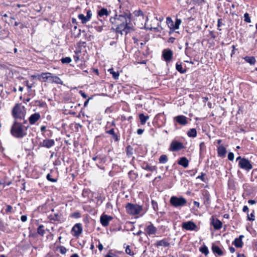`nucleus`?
Segmentation results:
<instances>
[{
  "label": "nucleus",
  "mask_w": 257,
  "mask_h": 257,
  "mask_svg": "<svg viewBox=\"0 0 257 257\" xmlns=\"http://www.w3.org/2000/svg\"><path fill=\"white\" fill-rule=\"evenodd\" d=\"M131 15L130 12H127L119 15H115L114 18L111 17L110 22L113 25L111 30L121 35L123 32L126 35L134 31L131 23Z\"/></svg>",
  "instance_id": "nucleus-1"
},
{
  "label": "nucleus",
  "mask_w": 257,
  "mask_h": 257,
  "mask_svg": "<svg viewBox=\"0 0 257 257\" xmlns=\"http://www.w3.org/2000/svg\"><path fill=\"white\" fill-rule=\"evenodd\" d=\"M29 125H23L17 120H14L11 128V134L15 138L22 139L27 135V130Z\"/></svg>",
  "instance_id": "nucleus-2"
},
{
  "label": "nucleus",
  "mask_w": 257,
  "mask_h": 257,
  "mask_svg": "<svg viewBox=\"0 0 257 257\" xmlns=\"http://www.w3.org/2000/svg\"><path fill=\"white\" fill-rule=\"evenodd\" d=\"M26 114V109L24 106L21 105L20 104H16L13 107L12 111L13 117L15 118V120L18 121L24 119Z\"/></svg>",
  "instance_id": "nucleus-3"
},
{
  "label": "nucleus",
  "mask_w": 257,
  "mask_h": 257,
  "mask_svg": "<svg viewBox=\"0 0 257 257\" xmlns=\"http://www.w3.org/2000/svg\"><path fill=\"white\" fill-rule=\"evenodd\" d=\"M125 209L127 213L132 215L140 214L143 210L141 205L128 203L125 206Z\"/></svg>",
  "instance_id": "nucleus-4"
},
{
  "label": "nucleus",
  "mask_w": 257,
  "mask_h": 257,
  "mask_svg": "<svg viewBox=\"0 0 257 257\" xmlns=\"http://www.w3.org/2000/svg\"><path fill=\"white\" fill-rule=\"evenodd\" d=\"M170 203L171 205L174 207H181L186 204L187 200L183 197H178L173 196L170 198Z\"/></svg>",
  "instance_id": "nucleus-5"
},
{
  "label": "nucleus",
  "mask_w": 257,
  "mask_h": 257,
  "mask_svg": "<svg viewBox=\"0 0 257 257\" xmlns=\"http://www.w3.org/2000/svg\"><path fill=\"white\" fill-rule=\"evenodd\" d=\"M236 161H238V166L240 168L246 171H249L252 169V165L248 159L239 156L236 158Z\"/></svg>",
  "instance_id": "nucleus-6"
},
{
  "label": "nucleus",
  "mask_w": 257,
  "mask_h": 257,
  "mask_svg": "<svg viewBox=\"0 0 257 257\" xmlns=\"http://www.w3.org/2000/svg\"><path fill=\"white\" fill-rule=\"evenodd\" d=\"M115 125L114 121H112L110 123L107 122V125L105 127V133L112 136L113 140L115 142H117L119 140L118 135L114 132V128L113 127Z\"/></svg>",
  "instance_id": "nucleus-7"
},
{
  "label": "nucleus",
  "mask_w": 257,
  "mask_h": 257,
  "mask_svg": "<svg viewBox=\"0 0 257 257\" xmlns=\"http://www.w3.org/2000/svg\"><path fill=\"white\" fill-rule=\"evenodd\" d=\"M184 148L183 144L178 141L174 140L170 144V150L173 152H176Z\"/></svg>",
  "instance_id": "nucleus-8"
},
{
  "label": "nucleus",
  "mask_w": 257,
  "mask_h": 257,
  "mask_svg": "<svg viewBox=\"0 0 257 257\" xmlns=\"http://www.w3.org/2000/svg\"><path fill=\"white\" fill-rule=\"evenodd\" d=\"M182 227L187 230H197V226L191 221L184 222L182 223Z\"/></svg>",
  "instance_id": "nucleus-9"
},
{
  "label": "nucleus",
  "mask_w": 257,
  "mask_h": 257,
  "mask_svg": "<svg viewBox=\"0 0 257 257\" xmlns=\"http://www.w3.org/2000/svg\"><path fill=\"white\" fill-rule=\"evenodd\" d=\"M162 56L165 61L167 62L171 61L173 57V52L171 50L164 49L162 52Z\"/></svg>",
  "instance_id": "nucleus-10"
},
{
  "label": "nucleus",
  "mask_w": 257,
  "mask_h": 257,
  "mask_svg": "<svg viewBox=\"0 0 257 257\" xmlns=\"http://www.w3.org/2000/svg\"><path fill=\"white\" fill-rule=\"evenodd\" d=\"M55 145V141L52 139H45L40 143L39 146L48 149L51 148Z\"/></svg>",
  "instance_id": "nucleus-11"
},
{
  "label": "nucleus",
  "mask_w": 257,
  "mask_h": 257,
  "mask_svg": "<svg viewBox=\"0 0 257 257\" xmlns=\"http://www.w3.org/2000/svg\"><path fill=\"white\" fill-rule=\"evenodd\" d=\"M113 219L112 217L107 215H102L100 218V222L103 226L106 227L108 225L110 221Z\"/></svg>",
  "instance_id": "nucleus-12"
},
{
  "label": "nucleus",
  "mask_w": 257,
  "mask_h": 257,
  "mask_svg": "<svg viewBox=\"0 0 257 257\" xmlns=\"http://www.w3.org/2000/svg\"><path fill=\"white\" fill-rule=\"evenodd\" d=\"M174 119L179 124L182 125H185L188 122L187 117L183 115H178L175 117Z\"/></svg>",
  "instance_id": "nucleus-13"
},
{
  "label": "nucleus",
  "mask_w": 257,
  "mask_h": 257,
  "mask_svg": "<svg viewBox=\"0 0 257 257\" xmlns=\"http://www.w3.org/2000/svg\"><path fill=\"white\" fill-rule=\"evenodd\" d=\"M71 231L74 232V236H78L82 232V227L81 224H75L72 227Z\"/></svg>",
  "instance_id": "nucleus-14"
},
{
  "label": "nucleus",
  "mask_w": 257,
  "mask_h": 257,
  "mask_svg": "<svg viewBox=\"0 0 257 257\" xmlns=\"http://www.w3.org/2000/svg\"><path fill=\"white\" fill-rule=\"evenodd\" d=\"M41 118L40 114L36 112L32 114L29 118V121L31 124H35Z\"/></svg>",
  "instance_id": "nucleus-15"
},
{
  "label": "nucleus",
  "mask_w": 257,
  "mask_h": 257,
  "mask_svg": "<svg viewBox=\"0 0 257 257\" xmlns=\"http://www.w3.org/2000/svg\"><path fill=\"white\" fill-rule=\"evenodd\" d=\"M146 230L147 234L149 236H151V235L156 234L157 231V229L152 223H151L147 227Z\"/></svg>",
  "instance_id": "nucleus-16"
},
{
  "label": "nucleus",
  "mask_w": 257,
  "mask_h": 257,
  "mask_svg": "<svg viewBox=\"0 0 257 257\" xmlns=\"http://www.w3.org/2000/svg\"><path fill=\"white\" fill-rule=\"evenodd\" d=\"M154 245L157 247H159V246L169 247L170 246V243L166 238H164L162 240L157 241L154 244Z\"/></svg>",
  "instance_id": "nucleus-17"
},
{
  "label": "nucleus",
  "mask_w": 257,
  "mask_h": 257,
  "mask_svg": "<svg viewBox=\"0 0 257 257\" xmlns=\"http://www.w3.org/2000/svg\"><path fill=\"white\" fill-rule=\"evenodd\" d=\"M48 218L51 221L58 222L62 221V214L59 212L56 213L54 214L50 215L48 216Z\"/></svg>",
  "instance_id": "nucleus-18"
},
{
  "label": "nucleus",
  "mask_w": 257,
  "mask_h": 257,
  "mask_svg": "<svg viewBox=\"0 0 257 257\" xmlns=\"http://www.w3.org/2000/svg\"><path fill=\"white\" fill-rule=\"evenodd\" d=\"M178 164L182 166L185 168H186L188 167L189 165V161L187 158L185 157H181L178 161Z\"/></svg>",
  "instance_id": "nucleus-19"
},
{
  "label": "nucleus",
  "mask_w": 257,
  "mask_h": 257,
  "mask_svg": "<svg viewBox=\"0 0 257 257\" xmlns=\"http://www.w3.org/2000/svg\"><path fill=\"white\" fill-rule=\"evenodd\" d=\"M244 237V235H240L239 237L236 238L234 241L233 242V244L235 245V247L238 248L242 247L243 245V242L242 241V238Z\"/></svg>",
  "instance_id": "nucleus-20"
},
{
  "label": "nucleus",
  "mask_w": 257,
  "mask_h": 257,
  "mask_svg": "<svg viewBox=\"0 0 257 257\" xmlns=\"http://www.w3.org/2000/svg\"><path fill=\"white\" fill-rule=\"evenodd\" d=\"M211 224L214 227V228L216 230L220 229L222 226V222L218 219L212 218V221L211 222Z\"/></svg>",
  "instance_id": "nucleus-21"
},
{
  "label": "nucleus",
  "mask_w": 257,
  "mask_h": 257,
  "mask_svg": "<svg viewBox=\"0 0 257 257\" xmlns=\"http://www.w3.org/2000/svg\"><path fill=\"white\" fill-rule=\"evenodd\" d=\"M142 168L146 170L149 171H154L157 170V167L155 166H150L148 163L143 162L142 164Z\"/></svg>",
  "instance_id": "nucleus-22"
},
{
  "label": "nucleus",
  "mask_w": 257,
  "mask_h": 257,
  "mask_svg": "<svg viewBox=\"0 0 257 257\" xmlns=\"http://www.w3.org/2000/svg\"><path fill=\"white\" fill-rule=\"evenodd\" d=\"M212 250L214 253L217 254L220 256L223 254L222 250L218 245L213 244L212 246Z\"/></svg>",
  "instance_id": "nucleus-23"
},
{
  "label": "nucleus",
  "mask_w": 257,
  "mask_h": 257,
  "mask_svg": "<svg viewBox=\"0 0 257 257\" xmlns=\"http://www.w3.org/2000/svg\"><path fill=\"white\" fill-rule=\"evenodd\" d=\"M218 155L220 157H224L226 153V150L223 146H220L217 148Z\"/></svg>",
  "instance_id": "nucleus-24"
},
{
  "label": "nucleus",
  "mask_w": 257,
  "mask_h": 257,
  "mask_svg": "<svg viewBox=\"0 0 257 257\" xmlns=\"http://www.w3.org/2000/svg\"><path fill=\"white\" fill-rule=\"evenodd\" d=\"M243 59L247 63H248L251 65H254L256 62L255 58L253 56H245Z\"/></svg>",
  "instance_id": "nucleus-25"
},
{
  "label": "nucleus",
  "mask_w": 257,
  "mask_h": 257,
  "mask_svg": "<svg viewBox=\"0 0 257 257\" xmlns=\"http://www.w3.org/2000/svg\"><path fill=\"white\" fill-rule=\"evenodd\" d=\"M109 15V13L107 10L105 8H102L98 12V16L99 17H102L104 16H108Z\"/></svg>",
  "instance_id": "nucleus-26"
},
{
  "label": "nucleus",
  "mask_w": 257,
  "mask_h": 257,
  "mask_svg": "<svg viewBox=\"0 0 257 257\" xmlns=\"http://www.w3.org/2000/svg\"><path fill=\"white\" fill-rule=\"evenodd\" d=\"M139 118L140 119L141 124L144 125L146 123V121L149 119V117L148 115H145L143 113H141L139 115Z\"/></svg>",
  "instance_id": "nucleus-27"
},
{
  "label": "nucleus",
  "mask_w": 257,
  "mask_h": 257,
  "mask_svg": "<svg viewBox=\"0 0 257 257\" xmlns=\"http://www.w3.org/2000/svg\"><path fill=\"white\" fill-rule=\"evenodd\" d=\"M187 135L190 138H195L197 136V132L195 128H191L187 132Z\"/></svg>",
  "instance_id": "nucleus-28"
},
{
  "label": "nucleus",
  "mask_w": 257,
  "mask_h": 257,
  "mask_svg": "<svg viewBox=\"0 0 257 257\" xmlns=\"http://www.w3.org/2000/svg\"><path fill=\"white\" fill-rule=\"evenodd\" d=\"M108 71L112 75V77L113 79H117L118 78L119 74L118 71H114L113 68L109 69Z\"/></svg>",
  "instance_id": "nucleus-29"
},
{
  "label": "nucleus",
  "mask_w": 257,
  "mask_h": 257,
  "mask_svg": "<svg viewBox=\"0 0 257 257\" xmlns=\"http://www.w3.org/2000/svg\"><path fill=\"white\" fill-rule=\"evenodd\" d=\"M52 82L57 84L62 85L63 84V82L61 79L58 76L55 75H54L53 77Z\"/></svg>",
  "instance_id": "nucleus-30"
},
{
  "label": "nucleus",
  "mask_w": 257,
  "mask_h": 257,
  "mask_svg": "<svg viewBox=\"0 0 257 257\" xmlns=\"http://www.w3.org/2000/svg\"><path fill=\"white\" fill-rule=\"evenodd\" d=\"M176 69L178 72L182 74L185 73L186 72V70L185 69H183L182 65L178 63H177L176 64Z\"/></svg>",
  "instance_id": "nucleus-31"
},
{
  "label": "nucleus",
  "mask_w": 257,
  "mask_h": 257,
  "mask_svg": "<svg viewBox=\"0 0 257 257\" xmlns=\"http://www.w3.org/2000/svg\"><path fill=\"white\" fill-rule=\"evenodd\" d=\"M78 18L81 21L82 24H86L89 21L86 16H85L83 14H79Z\"/></svg>",
  "instance_id": "nucleus-32"
},
{
  "label": "nucleus",
  "mask_w": 257,
  "mask_h": 257,
  "mask_svg": "<svg viewBox=\"0 0 257 257\" xmlns=\"http://www.w3.org/2000/svg\"><path fill=\"white\" fill-rule=\"evenodd\" d=\"M166 23L170 29H174V22L172 19L170 17H167L166 19Z\"/></svg>",
  "instance_id": "nucleus-33"
},
{
  "label": "nucleus",
  "mask_w": 257,
  "mask_h": 257,
  "mask_svg": "<svg viewBox=\"0 0 257 257\" xmlns=\"http://www.w3.org/2000/svg\"><path fill=\"white\" fill-rule=\"evenodd\" d=\"M44 226L43 225H40L37 228V232L41 236H44L45 232L44 229Z\"/></svg>",
  "instance_id": "nucleus-34"
},
{
  "label": "nucleus",
  "mask_w": 257,
  "mask_h": 257,
  "mask_svg": "<svg viewBox=\"0 0 257 257\" xmlns=\"http://www.w3.org/2000/svg\"><path fill=\"white\" fill-rule=\"evenodd\" d=\"M168 160V157L166 155H162L160 157L159 162L160 163L165 164L167 162Z\"/></svg>",
  "instance_id": "nucleus-35"
},
{
  "label": "nucleus",
  "mask_w": 257,
  "mask_h": 257,
  "mask_svg": "<svg viewBox=\"0 0 257 257\" xmlns=\"http://www.w3.org/2000/svg\"><path fill=\"white\" fill-rule=\"evenodd\" d=\"M199 250L205 255H208L209 253L208 248L206 245H204L203 246L200 247Z\"/></svg>",
  "instance_id": "nucleus-36"
},
{
  "label": "nucleus",
  "mask_w": 257,
  "mask_h": 257,
  "mask_svg": "<svg viewBox=\"0 0 257 257\" xmlns=\"http://www.w3.org/2000/svg\"><path fill=\"white\" fill-rule=\"evenodd\" d=\"M181 23V20L179 19H176L174 24V29H178Z\"/></svg>",
  "instance_id": "nucleus-37"
},
{
  "label": "nucleus",
  "mask_w": 257,
  "mask_h": 257,
  "mask_svg": "<svg viewBox=\"0 0 257 257\" xmlns=\"http://www.w3.org/2000/svg\"><path fill=\"white\" fill-rule=\"evenodd\" d=\"M61 61L63 64L69 63L70 62H71V59L69 57H65V58H62L61 59Z\"/></svg>",
  "instance_id": "nucleus-38"
},
{
  "label": "nucleus",
  "mask_w": 257,
  "mask_h": 257,
  "mask_svg": "<svg viewBox=\"0 0 257 257\" xmlns=\"http://www.w3.org/2000/svg\"><path fill=\"white\" fill-rule=\"evenodd\" d=\"M244 21L248 23H249L251 22L250 18L249 17V14L247 13H245L244 14Z\"/></svg>",
  "instance_id": "nucleus-39"
},
{
  "label": "nucleus",
  "mask_w": 257,
  "mask_h": 257,
  "mask_svg": "<svg viewBox=\"0 0 257 257\" xmlns=\"http://www.w3.org/2000/svg\"><path fill=\"white\" fill-rule=\"evenodd\" d=\"M128 175L130 178L132 180L135 179L137 177V175L133 171H130L128 172Z\"/></svg>",
  "instance_id": "nucleus-40"
},
{
  "label": "nucleus",
  "mask_w": 257,
  "mask_h": 257,
  "mask_svg": "<svg viewBox=\"0 0 257 257\" xmlns=\"http://www.w3.org/2000/svg\"><path fill=\"white\" fill-rule=\"evenodd\" d=\"M152 205L155 211H157L158 209V203L156 201L152 200L151 201Z\"/></svg>",
  "instance_id": "nucleus-41"
},
{
  "label": "nucleus",
  "mask_w": 257,
  "mask_h": 257,
  "mask_svg": "<svg viewBox=\"0 0 257 257\" xmlns=\"http://www.w3.org/2000/svg\"><path fill=\"white\" fill-rule=\"evenodd\" d=\"M58 248H59V251L61 254H64L66 252L67 249L64 246H58Z\"/></svg>",
  "instance_id": "nucleus-42"
},
{
  "label": "nucleus",
  "mask_w": 257,
  "mask_h": 257,
  "mask_svg": "<svg viewBox=\"0 0 257 257\" xmlns=\"http://www.w3.org/2000/svg\"><path fill=\"white\" fill-rule=\"evenodd\" d=\"M255 219V217L254 215V211L252 213H250V215L247 214V220L249 221H253Z\"/></svg>",
  "instance_id": "nucleus-43"
},
{
  "label": "nucleus",
  "mask_w": 257,
  "mask_h": 257,
  "mask_svg": "<svg viewBox=\"0 0 257 257\" xmlns=\"http://www.w3.org/2000/svg\"><path fill=\"white\" fill-rule=\"evenodd\" d=\"M71 216L74 218H78L81 217V214L79 212H75L71 214Z\"/></svg>",
  "instance_id": "nucleus-44"
},
{
  "label": "nucleus",
  "mask_w": 257,
  "mask_h": 257,
  "mask_svg": "<svg viewBox=\"0 0 257 257\" xmlns=\"http://www.w3.org/2000/svg\"><path fill=\"white\" fill-rule=\"evenodd\" d=\"M125 252H126V253H127V254H129L130 255H132L134 254L133 252L132 251L131 249H130V245H127L126 247Z\"/></svg>",
  "instance_id": "nucleus-45"
},
{
  "label": "nucleus",
  "mask_w": 257,
  "mask_h": 257,
  "mask_svg": "<svg viewBox=\"0 0 257 257\" xmlns=\"http://www.w3.org/2000/svg\"><path fill=\"white\" fill-rule=\"evenodd\" d=\"M46 178L48 180L52 182H56L57 181V180L55 179H53L51 177V175L50 174H48L46 176Z\"/></svg>",
  "instance_id": "nucleus-46"
},
{
  "label": "nucleus",
  "mask_w": 257,
  "mask_h": 257,
  "mask_svg": "<svg viewBox=\"0 0 257 257\" xmlns=\"http://www.w3.org/2000/svg\"><path fill=\"white\" fill-rule=\"evenodd\" d=\"M134 14L136 16H143V15H144L143 12L141 10L135 11L134 12Z\"/></svg>",
  "instance_id": "nucleus-47"
},
{
  "label": "nucleus",
  "mask_w": 257,
  "mask_h": 257,
  "mask_svg": "<svg viewBox=\"0 0 257 257\" xmlns=\"http://www.w3.org/2000/svg\"><path fill=\"white\" fill-rule=\"evenodd\" d=\"M205 174L202 172L201 173V175L198 176L196 178V179H199L201 180L203 182H205Z\"/></svg>",
  "instance_id": "nucleus-48"
},
{
  "label": "nucleus",
  "mask_w": 257,
  "mask_h": 257,
  "mask_svg": "<svg viewBox=\"0 0 257 257\" xmlns=\"http://www.w3.org/2000/svg\"><path fill=\"white\" fill-rule=\"evenodd\" d=\"M204 196L205 199V202H207L209 203L210 200V196L209 193L208 192H206L204 194Z\"/></svg>",
  "instance_id": "nucleus-49"
},
{
  "label": "nucleus",
  "mask_w": 257,
  "mask_h": 257,
  "mask_svg": "<svg viewBox=\"0 0 257 257\" xmlns=\"http://www.w3.org/2000/svg\"><path fill=\"white\" fill-rule=\"evenodd\" d=\"M47 75V77H48V79L53 78V77L54 76V75L50 72H44L43 73V75Z\"/></svg>",
  "instance_id": "nucleus-50"
},
{
  "label": "nucleus",
  "mask_w": 257,
  "mask_h": 257,
  "mask_svg": "<svg viewBox=\"0 0 257 257\" xmlns=\"http://www.w3.org/2000/svg\"><path fill=\"white\" fill-rule=\"evenodd\" d=\"M12 210H13V207L11 205H7V208L6 209V213H10L12 211Z\"/></svg>",
  "instance_id": "nucleus-51"
},
{
  "label": "nucleus",
  "mask_w": 257,
  "mask_h": 257,
  "mask_svg": "<svg viewBox=\"0 0 257 257\" xmlns=\"http://www.w3.org/2000/svg\"><path fill=\"white\" fill-rule=\"evenodd\" d=\"M228 159L229 160L233 161L234 159V154L233 153L230 152L228 154Z\"/></svg>",
  "instance_id": "nucleus-52"
},
{
  "label": "nucleus",
  "mask_w": 257,
  "mask_h": 257,
  "mask_svg": "<svg viewBox=\"0 0 257 257\" xmlns=\"http://www.w3.org/2000/svg\"><path fill=\"white\" fill-rule=\"evenodd\" d=\"M105 159V157H102L100 155H98V160L99 161V163H101L102 162H104Z\"/></svg>",
  "instance_id": "nucleus-53"
},
{
  "label": "nucleus",
  "mask_w": 257,
  "mask_h": 257,
  "mask_svg": "<svg viewBox=\"0 0 257 257\" xmlns=\"http://www.w3.org/2000/svg\"><path fill=\"white\" fill-rule=\"evenodd\" d=\"M221 20H222V19H218V21H217L218 30H219L220 31L221 30V29H219V28L220 27H221V26L224 25V24L223 23H222Z\"/></svg>",
  "instance_id": "nucleus-54"
},
{
  "label": "nucleus",
  "mask_w": 257,
  "mask_h": 257,
  "mask_svg": "<svg viewBox=\"0 0 257 257\" xmlns=\"http://www.w3.org/2000/svg\"><path fill=\"white\" fill-rule=\"evenodd\" d=\"M43 79V81L46 82L47 80L48 79V77H47V75H43V73H42L41 74V78Z\"/></svg>",
  "instance_id": "nucleus-55"
},
{
  "label": "nucleus",
  "mask_w": 257,
  "mask_h": 257,
  "mask_svg": "<svg viewBox=\"0 0 257 257\" xmlns=\"http://www.w3.org/2000/svg\"><path fill=\"white\" fill-rule=\"evenodd\" d=\"M91 16H92V14H91V11L90 10L87 11L86 17L89 21L90 20Z\"/></svg>",
  "instance_id": "nucleus-56"
},
{
  "label": "nucleus",
  "mask_w": 257,
  "mask_h": 257,
  "mask_svg": "<svg viewBox=\"0 0 257 257\" xmlns=\"http://www.w3.org/2000/svg\"><path fill=\"white\" fill-rule=\"evenodd\" d=\"M79 93L81 94V96L82 97H83L84 98H87V94L84 92H83V91L80 90L79 91Z\"/></svg>",
  "instance_id": "nucleus-57"
},
{
  "label": "nucleus",
  "mask_w": 257,
  "mask_h": 257,
  "mask_svg": "<svg viewBox=\"0 0 257 257\" xmlns=\"http://www.w3.org/2000/svg\"><path fill=\"white\" fill-rule=\"evenodd\" d=\"M200 151L203 150L205 148V145L204 142L200 143L199 145Z\"/></svg>",
  "instance_id": "nucleus-58"
},
{
  "label": "nucleus",
  "mask_w": 257,
  "mask_h": 257,
  "mask_svg": "<svg viewBox=\"0 0 257 257\" xmlns=\"http://www.w3.org/2000/svg\"><path fill=\"white\" fill-rule=\"evenodd\" d=\"M31 77L33 79L34 78H37L38 79H39V80H41V74L39 75H33L31 76Z\"/></svg>",
  "instance_id": "nucleus-59"
},
{
  "label": "nucleus",
  "mask_w": 257,
  "mask_h": 257,
  "mask_svg": "<svg viewBox=\"0 0 257 257\" xmlns=\"http://www.w3.org/2000/svg\"><path fill=\"white\" fill-rule=\"evenodd\" d=\"M21 220L22 222H26L27 220V215H22L21 217Z\"/></svg>",
  "instance_id": "nucleus-60"
},
{
  "label": "nucleus",
  "mask_w": 257,
  "mask_h": 257,
  "mask_svg": "<svg viewBox=\"0 0 257 257\" xmlns=\"http://www.w3.org/2000/svg\"><path fill=\"white\" fill-rule=\"evenodd\" d=\"M40 130H41V132L42 133V134H43V133L46 131V126H45V125H42L40 127Z\"/></svg>",
  "instance_id": "nucleus-61"
},
{
  "label": "nucleus",
  "mask_w": 257,
  "mask_h": 257,
  "mask_svg": "<svg viewBox=\"0 0 257 257\" xmlns=\"http://www.w3.org/2000/svg\"><path fill=\"white\" fill-rule=\"evenodd\" d=\"M95 30L97 31V32H100L102 31V26H97V27H95Z\"/></svg>",
  "instance_id": "nucleus-62"
},
{
  "label": "nucleus",
  "mask_w": 257,
  "mask_h": 257,
  "mask_svg": "<svg viewBox=\"0 0 257 257\" xmlns=\"http://www.w3.org/2000/svg\"><path fill=\"white\" fill-rule=\"evenodd\" d=\"M144 130L141 128H139L137 130V134L139 135H141L143 134L144 133Z\"/></svg>",
  "instance_id": "nucleus-63"
},
{
  "label": "nucleus",
  "mask_w": 257,
  "mask_h": 257,
  "mask_svg": "<svg viewBox=\"0 0 257 257\" xmlns=\"http://www.w3.org/2000/svg\"><path fill=\"white\" fill-rule=\"evenodd\" d=\"M175 38L174 37H170L169 38L168 42L169 43H173L175 41Z\"/></svg>",
  "instance_id": "nucleus-64"
}]
</instances>
